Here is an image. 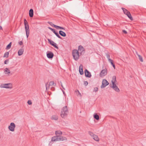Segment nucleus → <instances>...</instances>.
Here are the masks:
<instances>
[{"label":"nucleus","instance_id":"de8ad7c7","mask_svg":"<svg viewBox=\"0 0 146 146\" xmlns=\"http://www.w3.org/2000/svg\"><path fill=\"white\" fill-rule=\"evenodd\" d=\"M48 29H50V30H51V29H52L51 28V27H48Z\"/></svg>","mask_w":146,"mask_h":146},{"label":"nucleus","instance_id":"c85d7f7f","mask_svg":"<svg viewBox=\"0 0 146 146\" xmlns=\"http://www.w3.org/2000/svg\"><path fill=\"white\" fill-rule=\"evenodd\" d=\"M48 23L49 24V25H50L52 27H54L55 28H56V25H55L53 24L52 22H48Z\"/></svg>","mask_w":146,"mask_h":146},{"label":"nucleus","instance_id":"39448f33","mask_svg":"<svg viewBox=\"0 0 146 146\" xmlns=\"http://www.w3.org/2000/svg\"><path fill=\"white\" fill-rule=\"evenodd\" d=\"M109 84L108 82L105 79H104L102 82V85L101 86V88H103Z\"/></svg>","mask_w":146,"mask_h":146},{"label":"nucleus","instance_id":"7c9ffc66","mask_svg":"<svg viewBox=\"0 0 146 146\" xmlns=\"http://www.w3.org/2000/svg\"><path fill=\"white\" fill-rule=\"evenodd\" d=\"M9 55V52H7L5 53L3 56L4 57H6L7 58L8 57Z\"/></svg>","mask_w":146,"mask_h":146},{"label":"nucleus","instance_id":"c9c22d12","mask_svg":"<svg viewBox=\"0 0 146 146\" xmlns=\"http://www.w3.org/2000/svg\"><path fill=\"white\" fill-rule=\"evenodd\" d=\"M106 57L108 59V60L109 61V59H110V55L109 54H106Z\"/></svg>","mask_w":146,"mask_h":146},{"label":"nucleus","instance_id":"4be33fe9","mask_svg":"<svg viewBox=\"0 0 146 146\" xmlns=\"http://www.w3.org/2000/svg\"><path fill=\"white\" fill-rule=\"evenodd\" d=\"M93 139L97 141H99V139L98 136L96 135L93 137Z\"/></svg>","mask_w":146,"mask_h":146},{"label":"nucleus","instance_id":"473e14b6","mask_svg":"<svg viewBox=\"0 0 146 146\" xmlns=\"http://www.w3.org/2000/svg\"><path fill=\"white\" fill-rule=\"evenodd\" d=\"M88 133L90 135L93 137L94 135H95L94 133L90 131H88Z\"/></svg>","mask_w":146,"mask_h":146},{"label":"nucleus","instance_id":"393cba45","mask_svg":"<svg viewBox=\"0 0 146 146\" xmlns=\"http://www.w3.org/2000/svg\"><path fill=\"white\" fill-rule=\"evenodd\" d=\"M137 55L138 56L139 59V60L140 61H141V62H143V58L140 55H139L137 53H136Z\"/></svg>","mask_w":146,"mask_h":146},{"label":"nucleus","instance_id":"c03bdc74","mask_svg":"<svg viewBox=\"0 0 146 146\" xmlns=\"http://www.w3.org/2000/svg\"><path fill=\"white\" fill-rule=\"evenodd\" d=\"M61 90L63 93V94H64V95L65 96L66 95V94H65V92H64V90H63L62 89H61Z\"/></svg>","mask_w":146,"mask_h":146},{"label":"nucleus","instance_id":"9b49d317","mask_svg":"<svg viewBox=\"0 0 146 146\" xmlns=\"http://www.w3.org/2000/svg\"><path fill=\"white\" fill-rule=\"evenodd\" d=\"M1 87L7 88H12V85L11 83L5 84L1 85Z\"/></svg>","mask_w":146,"mask_h":146},{"label":"nucleus","instance_id":"cd10ccee","mask_svg":"<svg viewBox=\"0 0 146 146\" xmlns=\"http://www.w3.org/2000/svg\"><path fill=\"white\" fill-rule=\"evenodd\" d=\"M94 118L97 120H98L99 119V115L97 114H95L94 115Z\"/></svg>","mask_w":146,"mask_h":146},{"label":"nucleus","instance_id":"37998d69","mask_svg":"<svg viewBox=\"0 0 146 146\" xmlns=\"http://www.w3.org/2000/svg\"><path fill=\"white\" fill-rule=\"evenodd\" d=\"M19 45H22L23 44V42L22 41H20L19 42Z\"/></svg>","mask_w":146,"mask_h":146},{"label":"nucleus","instance_id":"f3484780","mask_svg":"<svg viewBox=\"0 0 146 146\" xmlns=\"http://www.w3.org/2000/svg\"><path fill=\"white\" fill-rule=\"evenodd\" d=\"M83 66L82 64H80L79 67V71L80 75H82L84 74V72L83 70Z\"/></svg>","mask_w":146,"mask_h":146},{"label":"nucleus","instance_id":"2f4dec72","mask_svg":"<svg viewBox=\"0 0 146 146\" xmlns=\"http://www.w3.org/2000/svg\"><path fill=\"white\" fill-rule=\"evenodd\" d=\"M56 28L57 29H62V30H65V29L64 28L61 27H60V26H58L57 25L56 26Z\"/></svg>","mask_w":146,"mask_h":146},{"label":"nucleus","instance_id":"b1692460","mask_svg":"<svg viewBox=\"0 0 146 146\" xmlns=\"http://www.w3.org/2000/svg\"><path fill=\"white\" fill-rule=\"evenodd\" d=\"M111 64V65L113 66V68L114 69H115V65L113 63V61L111 59H110L109 61Z\"/></svg>","mask_w":146,"mask_h":146},{"label":"nucleus","instance_id":"6ab92c4d","mask_svg":"<svg viewBox=\"0 0 146 146\" xmlns=\"http://www.w3.org/2000/svg\"><path fill=\"white\" fill-rule=\"evenodd\" d=\"M24 49L23 48L20 49L18 51V54L19 56L22 55L23 53Z\"/></svg>","mask_w":146,"mask_h":146},{"label":"nucleus","instance_id":"4c0bfd02","mask_svg":"<svg viewBox=\"0 0 146 146\" xmlns=\"http://www.w3.org/2000/svg\"><path fill=\"white\" fill-rule=\"evenodd\" d=\"M98 90V88L97 87H96L94 88V91L95 92H96Z\"/></svg>","mask_w":146,"mask_h":146},{"label":"nucleus","instance_id":"bb28decb","mask_svg":"<svg viewBox=\"0 0 146 146\" xmlns=\"http://www.w3.org/2000/svg\"><path fill=\"white\" fill-rule=\"evenodd\" d=\"M111 82L112 84V86H110V87L112 88H115L116 86H117L116 84H115V82H114V81H113V80H112L111 81Z\"/></svg>","mask_w":146,"mask_h":146},{"label":"nucleus","instance_id":"a18cd8bd","mask_svg":"<svg viewBox=\"0 0 146 146\" xmlns=\"http://www.w3.org/2000/svg\"><path fill=\"white\" fill-rule=\"evenodd\" d=\"M61 86L62 87V88H63V89L65 90V89L64 88V87L63 86L62 84H61Z\"/></svg>","mask_w":146,"mask_h":146},{"label":"nucleus","instance_id":"f704fd0d","mask_svg":"<svg viewBox=\"0 0 146 146\" xmlns=\"http://www.w3.org/2000/svg\"><path fill=\"white\" fill-rule=\"evenodd\" d=\"M75 92L77 93L78 92V96H82V95L81 94L80 92L78 90H77L75 91Z\"/></svg>","mask_w":146,"mask_h":146},{"label":"nucleus","instance_id":"a19ab883","mask_svg":"<svg viewBox=\"0 0 146 146\" xmlns=\"http://www.w3.org/2000/svg\"><path fill=\"white\" fill-rule=\"evenodd\" d=\"M9 61V60L8 59L5 60L4 61V63L5 64H7V62H8Z\"/></svg>","mask_w":146,"mask_h":146},{"label":"nucleus","instance_id":"f03ea898","mask_svg":"<svg viewBox=\"0 0 146 146\" xmlns=\"http://www.w3.org/2000/svg\"><path fill=\"white\" fill-rule=\"evenodd\" d=\"M72 55L75 60L77 61L78 60L79 58V52L77 50H73L72 52Z\"/></svg>","mask_w":146,"mask_h":146},{"label":"nucleus","instance_id":"20e7f679","mask_svg":"<svg viewBox=\"0 0 146 146\" xmlns=\"http://www.w3.org/2000/svg\"><path fill=\"white\" fill-rule=\"evenodd\" d=\"M124 13L127 16L128 18L131 20H133V18L131 16L130 12L125 8H121Z\"/></svg>","mask_w":146,"mask_h":146},{"label":"nucleus","instance_id":"7ed1b4c3","mask_svg":"<svg viewBox=\"0 0 146 146\" xmlns=\"http://www.w3.org/2000/svg\"><path fill=\"white\" fill-rule=\"evenodd\" d=\"M67 108V106H65L62 109L60 115L62 118L66 116L68 113V112Z\"/></svg>","mask_w":146,"mask_h":146},{"label":"nucleus","instance_id":"e433bc0d","mask_svg":"<svg viewBox=\"0 0 146 146\" xmlns=\"http://www.w3.org/2000/svg\"><path fill=\"white\" fill-rule=\"evenodd\" d=\"M26 36L27 38H28L29 36V34L30 31H27L26 32Z\"/></svg>","mask_w":146,"mask_h":146},{"label":"nucleus","instance_id":"ddd939ff","mask_svg":"<svg viewBox=\"0 0 146 146\" xmlns=\"http://www.w3.org/2000/svg\"><path fill=\"white\" fill-rule=\"evenodd\" d=\"M47 57L49 59H52L53 58L54 56L53 53L50 51L47 52L46 54Z\"/></svg>","mask_w":146,"mask_h":146},{"label":"nucleus","instance_id":"a878e982","mask_svg":"<svg viewBox=\"0 0 146 146\" xmlns=\"http://www.w3.org/2000/svg\"><path fill=\"white\" fill-rule=\"evenodd\" d=\"M12 44V42H10L6 46V49L7 50H8L9 49L11 46Z\"/></svg>","mask_w":146,"mask_h":146},{"label":"nucleus","instance_id":"c756f323","mask_svg":"<svg viewBox=\"0 0 146 146\" xmlns=\"http://www.w3.org/2000/svg\"><path fill=\"white\" fill-rule=\"evenodd\" d=\"M114 90L115 91L119 92L120 90L119 88H118L117 86H116L115 88H113Z\"/></svg>","mask_w":146,"mask_h":146},{"label":"nucleus","instance_id":"9d476101","mask_svg":"<svg viewBox=\"0 0 146 146\" xmlns=\"http://www.w3.org/2000/svg\"><path fill=\"white\" fill-rule=\"evenodd\" d=\"M47 40L48 41V42L50 43V44L51 45L53 46L55 48L57 49L58 48V47L56 43H55L54 41L51 40L49 38H48Z\"/></svg>","mask_w":146,"mask_h":146},{"label":"nucleus","instance_id":"72a5a7b5","mask_svg":"<svg viewBox=\"0 0 146 146\" xmlns=\"http://www.w3.org/2000/svg\"><path fill=\"white\" fill-rule=\"evenodd\" d=\"M114 82H116V77L115 76H114L112 77V80Z\"/></svg>","mask_w":146,"mask_h":146},{"label":"nucleus","instance_id":"79ce46f5","mask_svg":"<svg viewBox=\"0 0 146 146\" xmlns=\"http://www.w3.org/2000/svg\"><path fill=\"white\" fill-rule=\"evenodd\" d=\"M122 32H123V33H124L125 34H126L127 33V31L125 30H123L122 31Z\"/></svg>","mask_w":146,"mask_h":146},{"label":"nucleus","instance_id":"a211bd4d","mask_svg":"<svg viewBox=\"0 0 146 146\" xmlns=\"http://www.w3.org/2000/svg\"><path fill=\"white\" fill-rule=\"evenodd\" d=\"M33 10L32 9H30L29 11V15L30 17H32L33 16Z\"/></svg>","mask_w":146,"mask_h":146},{"label":"nucleus","instance_id":"ea45409f","mask_svg":"<svg viewBox=\"0 0 146 146\" xmlns=\"http://www.w3.org/2000/svg\"><path fill=\"white\" fill-rule=\"evenodd\" d=\"M88 84V82L87 81H86L84 82V84L86 86H87Z\"/></svg>","mask_w":146,"mask_h":146},{"label":"nucleus","instance_id":"f257e3e1","mask_svg":"<svg viewBox=\"0 0 146 146\" xmlns=\"http://www.w3.org/2000/svg\"><path fill=\"white\" fill-rule=\"evenodd\" d=\"M66 137L62 136L60 135L55 136L52 138L51 141H62L64 140H66Z\"/></svg>","mask_w":146,"mask_h":146},{"label":"nucleus","instance_id":"4468645a","mask_svg":"<svg viewBox=\"0 0 146 146\" xmlns=\"http://www.w3.org/2000/svg\"><path fill=\"white\" fill-rule=\"evenodd\" d=\"M84 73L85 76L86 77L90 78L92 75L91 73L87 69H86L84 71Z\"/></svg>","mask_w":146,"mask_h":146},{"label":"nucleus","instance_id":"09e8293b","mask_svg":"<svg viewBox=\"0 0 146 146\" xmlns=\"http://www.w3.org/2000/svg\"><path fill=\"white\" fill-rule=\"evenodd\" d=\"M51 89L52 90H54V88H51Z\"/></svg>","mask_w":146,"mask_h":146},{"label":"nucleus","instance_id":"dca6fc26","mask_svg":"<svg viewBox=\"0 0 146 146\" xmlns=\"http://www.w3.org/2000/svg\"><path fill=\"white\" fill-rule=\"evenodd\" d=\"M4 72L5 74L10 75L11 72L10 70L7 68H6L4 69Z\"/></svg>","mask_w":146,"mask_h":146},{"label":"nucleus","instance_id":"1a4fd4ad","mask_svg":"<svg viewBox=\"0 0 146 146\" xmlns=\"http://www.w3.org/2000/svg\"><path fill=\"white\" fill-rule=\"evenodd\" d=\"M15 125L13 123H11L10 125L8 127L9 129L11 131H14L15 130Z\"/></svg>","mask_w":146,"mask_h":146},{"label":"nucleus","instance_id":"58836bf2","mask_svg":"<svg viewBox=\"0 0 146 146\" xmlns=\"http://www.w3.org/2000/svg\"><path fill=\"white\" fill-rule=\"evenodd\" d=\"M27 103L29 105H31L32 104V102L31 100H28L27 102Z\"/></svg>","mask_w":146,"mask_h":146},{"label":"nucleus","instance_id":"49530a36","mask_svg":"<svg viewBox=\"0 0 146 146\" xmlns=\"http://www.w3.org/2000/svg\"><path fill=\"white\" fill-rule=\"evenodd\" d=\"M2 29H2V27H1V26H0V30H2Z\"/></svg>","mask_w":146,"mask_h":146},{"label":"nucleus","instance_id":"6e6552de","mask_svg":"<svg viewBox=\"0 0 146 146\" xmlns=\"http://www.w3.org/2000/svg\"><path fill=\"white\" fill-rule=\"evenodd\" d=\"M24 22L26 32L30 31L29 25L27 21L25 19H24Z\"/></svg>","mask_w":146,"mask_h":146},{"label":"nucleus","instance_id":"f8f14e48","mask_svg":"<svg viewBox=\"0 0 146 146\" xmlns=\"http://www.w3.org/2000/svg\"><path fill=\"white\" fill-rule=\"evenodd\" d=\"M48 84V82H47L46 84V90H47L48 88H49V86H50L53 85L54 86H55L56 85V84L54 83L53 81H50L49 83V85L48 86V87L47 86V85Z\"/></svg>","mask_w":146,"mask_h":146},{"label":"nucleus","instance_id":"412c9836","mask_svg":"<svg viewBox=\"0 0 146 146\" xmlns=\"http://www.w3.org/2000/svg\"><path fill=\"white\" fill-rule=\"evenodd\" d=\"M55 134L56 136L59 135H62V132L60 130L56 131H55Z\"/></svg>","mask_w":146,"mask_h":146},{"label":"nucleus","instance_id":"0eeeda50","mask_svg":"<svg viewBox=\"0 0 146 146\" xmlns=\"http://www.w3.org/2000/svg\"><path fill=\"white\" fill-rule=\"evenodd\" d=\"M107 69L105 68L104 69L102 70L100 72V77H102L107 75Z\"/></svg>","mask_w":146,"mask_h":146},{"label":"nucleus","instance_id":"2eb2a0df","mask_svg":"<svg viewBox=\"0 0 146 146\" xmlns=\"http://www.w3.org/2000/svg\"><path fill=\"white\" fill-rule=\"evenodd\" d=\"M59 38L62 39V38L59 35L58 32L56 31L55 29H52L51 30Z\"/></svg>","mask_w":146,"mask_h":146},{"label":"nucleus","instance_id":"423d86ee","mask_svg":"<svg viewBox=\"0 0 146 146\" xmlns=\"http://www.w3.org/2000/svg\"><path fill=\"white\" fill-rule=\"evenodd\" d=\"M78 51L80 52L81 55H83L85 53V49L81 45H80L78 47Z\"/></svg>","mask_w":146,"mask_h":146},{"label":"nucleus","instance_id":"aec40b11","mask_svg":"<svg viewBox=\"0 0 146 146\" xmlns=\"http://www.w3.org/2000/svg\"><path fill=\"white\" fill-rule=\"evenodd\" d=\"M59 34L63 37H65L66 36V33L62 31H60L59 32Z\"/></svg>","mask_w":146,"mask_h":146},{"label":"nucleus","instance_id":"5701e85b","mask_svg":"<svg viewBox=\"0 0 146 146\" xmlns=\"http://www.w3.org/2000/svg\"><path fill=\"white\" fill-rule=\"evenodd\" d=\"M51 119H52L56 120L58 119V117L57 115H52Z\"/></svg>","mask_w":146,"mask_h":146}]
</instances>
